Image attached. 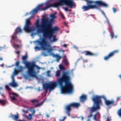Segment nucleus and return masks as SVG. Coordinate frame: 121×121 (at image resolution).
<instances>
[{
    "label": "nucleus",
    "instance_id": "51",
    "mask_svg": "<svg viewBox=\"0 0 121 121\" xmlns=\"http://www.w3.org/2000/svg\"><path fill=\"white\" fill-rule=\"evenodd\" d=\"M16 53L18 54H19L20 53V52L19 51H18L16 52Z\"/></svg>",
    "mask_w": 121,
    "mask_h": 121
},
{
    "label": "nucleus",
    "instance_id": "36",
    "mask_svg": "<svg viewBox=\"0 0 121 121\" xmlns=\"http://www.w3.org/2000/svg\"><path fill=\"white\" fill-rule=\"evenodd\" d=\"M5 88L6 89L9 91H10L11 90L10 88L9 87V86L8 85H5Z\"/></svg>",
    "mask_w": 121,
    "mask_h": 121
},
{
    "label": "nucleus",
    "instance_id": "24",
    "mask_svg": "<svg viewBox=\"0 0 121 121\" xmlns=\"http://www.w3.org/2000/svg\"><path fill=\"white\" fill-rule=\"evenodd\" d=\"M60 70H57L56 72V75L57 77H59L60 75Z\"/></svg>",
    "mask_w": 121,
    "mask_h": 121
},
{
    "label": "nucleus",
    "instance_id": "33",
    "mask_svg": "<svg viewBox=\"0 0 121 121\" xmlns=\"http://www.w3.org/2000/svg\"><path fill=\"white\" fill-rule=\"evenodd\" d=\"M23 67L22 66H19V69H18V70L19 72H22L23 69Z\"/></svg>",
    "mask_w": 121,
    "mask_h": 121
},
{
    "label": "nucleus",
    "instance_id": "15",
    "mask_svg": "<svg viewBox=\"0 0 121 121\" xmlns=\"http://www.w3.org/2000/svg\"><path fill=\"white\" fill-rule=\"evenodd\" d=\"M83 53L86 56H91L95 55L94 53L88 51H86L83 52Z\"/></svg>",
    "mask_w": 121,
    "mask_h": 121
},
{
    "label": "nucleus",
    "instance_id": "58",
    "mask_svg": "<svg viewBox=\"0 0 121 121\" xmlns=\"http://www.w3.org/2000/svg\"><path fill=\"white\" fill-rule=\"evenodd\" d=\"M46 117L48 118H49V115L48 114H47L46 115Z\"/></svg>",
    "mask_w": 121,
    "mask_h": 121
},
{
    "label": "nucleus",
    "instance_id": "11",
    "mask_svg": "<svg viewBox=\"0 0 121 121\" xmlns=\"http://www.w3.org/2000/svg\"><path fill=\"white\" fill-rule=\"evenodd\" d=\"M93 119L95 121H100V115L99 112H97L94 115H93Z\"/></svg>",
    "mask_w": 121,
    "mask_h": 121
},
{
    "label": "nucleus",
    "instance_id": "55",
    "mask_svg": "<svg viewBox=\"0 0 121 121\" xmlns=\"http://www.w3.org/2000/svg\"><path fill=\"white\" fill-rule=\"evenodd\" d=\"M4 48L3 47H1L0 46V51H1L2 49Z\"/></svg>",
    "mask_w": 121,
    "mask_h": 121
},
{
    "label": "nucleus",
    "instance_id": "64",
    "mask_svg": "<svg viewBox=\"0 0 121 121\" xmlns=\"http://www.w3.org/2000/svg\"><path fill=\"white\" fill-rule=\"evenodd\" d=\"M1 95L2 96H3V97H5V96L4 95Z\"/></svg>",
    "mask_w": 121,
    "mask_h": 121
},
{
    "label": "nucleus",
    "instance_id": "38",
    "mask_svg": "<svg viewBox=\"0 0 121 121\" xmlns=\"http://www.w3.org/2000/svg\"><path fill=\"white\" fill-rule=\"evenodd\" d=\"M51 71H47V76L48 77H51V74H50Z\"/></svg>",
    "mask_w": 121,
    "mask_h": 121
},
{
    "label": "nucleus",
    "instance_id": "52",
    "mask_svg": "<svg viewBox=\"0 0 121 121\" xmlns=\"http://www.w3.org/2000/svg\"><path fill=\"white\" fill-rule=\"evenodd\" d=\"M65 10L66 11H68V8L67 7L65 8Z\"/></svg>",
    "mask_w": 121,
    "mask_h": 121
},
{
    "label": "nucleus",
    "instance_id": "59",
    "mask_svg": "<svg viewBox=\"0 0 121 121\" xmlns=\"http://www.w3.org/2000/svg\"><path fill=\"white\" fill-rule=\"evenodd\" d=\"M3 60V58L0 56V60L2 61Z\"/></svg>",
    "mask_w": 121,
    "mask_h": 121
},
{
    "label": "nucleus",
    "instance_id": "32",
    "mask_svg": "<svg viewBox=\"0 0 121 121\" xmlns=\"http://www.w3.org/2000/svg\"><path fill=\"white\" fill-rule=\"evenodd\" d=\"M11 99L14 101H16L17 100L16 98L14 96H10Z\"/></svg>",
    "mask_w": 121,
    "mask_h": 121
},
{
    "label": "nucleus",
    "instance_id": "42",
    "mask_svg": "<svg viewBox=\"0 0 121 121\" xmlns=\"http://www.w3.org/2000/svg\"><path fill=\"white\" fill-rule=\"evenodd\" d=\"M60 68L62 70H64L65 69L64 67L62 65L60 66Z\"/></svg>",
    "mask_w": 121,
    "mask_h": 121
},
{
    "label": "nucleus",
    "instance_id": "4",
    "mask_svg": "<svg viewBox=\"0 0 121 121\" xmlns=\"http://www.w3.org/2000/svg\"><path fill=\"white\" fill-rule=\"evenodd\" d=\"M69 2V0H59V2H56L53 4L49 5L47 4L45 7L42 9H41V7L42 6L43 4H41L39 5L35 9H33L32 11V13L33 14L37 13L39 11L45 10L51 7H58L59 6L63 5L64 4H68L67 2Z\"/></svg>",
    "mask_w": 121,
    "mask_h": 121
},
{
    "label": "nucleus",
    "instance_id": "50",
    "mask_svg": "<svg viewBox=\"0 0 121 121\" xmlns=\"http://www.w3.org/2000/svg\"><path fill=\"white\" fill-rule=\"evenodd\" d=\"M61 57H62V58H66V56L64 54H63L62 56H61Z\"/></svg>",
    "mask_w": 121,
    "mask_h": 121
},
{
    "label": "nucleus",
    "instance_id": "53",
    "mask_svg": "<svg viewBox=\"0 0 121 121\" xmlns=\"http://www.w3.org/2000/svg\"><path fill=\"white\" fill-rule=\"evenodd\" d=\"M87 62V60H83V62Z\"/></svg>",
    "mask_w": 121,
    "mask_h": 121
},
{
    "label": "nucleus",
    "instance_id": "27",
    "mask_svg": "<svg viewBox=\"0 0 121 121\" xmlns=\"http://www.w3.org/2000/svg\"><path fill=\"white\" fill-rule=\"evenodd\" d=\"M20 63V61L19 60H17V61L14 64L15 66L17 67H18L19 66Z\"/></svg>",
    "mask_w": 121,
    "mask_h": 121
},
{
    "label": "nucleus",
    "instance_id": "54",
    "mask_svg": "<svg viewBox=\"0 0 121 121\" xmlns=\"http://www.w3.org/2000/svg\"><path fill=\"white\" fill-rule=\"evenodd\" d=\"M111 120V119L108 118H107V120L106 121H110Z\"/></svg>",
    "mask_w": 121,
    "mask_h": 121
},
{
    "label": "nucleus",
    "instance_id": "29",
    "mask_svg": "<svg viewBox=\"0 0 121 121\" xmlns=\"http://www.w3.org/2000/svg\"><path fill=\"white\" fill-rule=\"evenodd\" d=\"M30 102L32 103H38V101L36 99H34L31 100Z\"/></svg>",
    "mask_w": 121,
    "mask_h": 121
},
{
    "label": "nucleus",
    "instance_id": "45",
    "mask_svg": "<svg viewBox=\"0 0 121 121\" xmlns=\"http://www.w3.org/2000/svg\"><path fill=\"white\" fill-rule=\"evenodd\" d=\"M11 95H14L15 96H17V97H18V95L16 93H11Z\"/></svg>",
    "mask_w": 121,
    "mask_h": 121
},
{
    "label": "nucleus",
    "instance_id": "5",
    "mask_svg": "<svg viewBox=\"0 0 121 121\" xmlns=\"http://www.w3.org/2000/svg\"><path fill=\"white\" fill-rule=\"evenodd\" d=\"M46 38H43L37 40L36 41L37 45L40 46L41 48L44 50H47L48 52L51 55V53H53L51 52L53 50L50 44L46 40Z\"/></svg>",
    "mask_w": 121,
    "mask_h": 121
},
{
    "label": "nucleus",
    "instance_id": "31",
    "mask_svg": "<svg viewBox=\"0 0 121 121\" xmlns=\"http://www.w3.org/2000/svg\"><path fill=\"white\" fill-rule=\"evenodd\" d=\"M110 36L112 37V39L114 37H115V38H117V36H114V33L113 32H111L110 33Z\"/></svg>",
    "mask_w": 121,
    "mask_h": 121
},
{
    "label": "nucleus",
    "instance_id": "41",
    "mask_svg": "<svg viewBox=\"0 0 121 121\" xmlns=\"http://www.w3.org/2000/svg\"><path fill=\"white\" fill-rule=\"evenodd\" d=\"M112 10H113V12L114 13H115L117 11V9L116 8H113L112 9Z\"/></svg>",
    "mask_w": 121,
    "mask_h": 121
},
{
    "label": "nucleus",
    "instance_id": "18",
    "mask_svg": "<svg viewBox=\"0 0 121 121\" xmlns=\"http://www.w3.org/2000/svg\"><path fill=\"white\" fill-rule=\"evenodd\" d=\"M87 97L86 95H82L80 98V100L81 102H84L86 99Z\"/></svg>",
    "mask_w": 121,
    "mask_h": 121
},
{
    "label": "nucleus",
    "instance_id": "43",
    "mask_svg": "<svg viewBox=\"0 0 121 121\" xmlns=\"http://www.w3.org/2000/svg\"><path fill=\"white\" fill-rule=\"evenodd\" d=\"M35 49L36 50H39L40 49V48L38 46H35Z\"/></svg>",
    "mask_w": 121,
    "mask_h": 121
},
{
    "label": "nucleus",
    "instance_id": "47",
    "mask_svg": "<svg viewBox=\"0 0 121 121\" xmlns=\"http://www.w3.org/2000/svg\"><path fill=\"white\" fill-rule=\"evenodd\" d=\"M14 74H13L11 76V78L12 79V81H15L14 80Z\"/></svg>",
    "mask_w": 121,
    "mask_h": 121
},
{
    "label": "nucleus",
    "instance_id": "7",
    "mask_svg": "<svg viewBox=\"0 0 121 121\" xmlns=\"http://www.w3.org/2000/svg\"><path fill=\"white\" fill-rule=\"evenodd\" d=\"M26 19V24L24 27V30L26 32H33L35 30V28L34 27H30L31 22L30 19Z\"/></svg>",
    "mask_w": 121,
    "mask_h": 121
},
{
    "label": "nucleus",
    "instance_id": "9",
    "mask_svg": "<svg viewBox=\"0 0 121 121\" xmlns=\"http://www.w3.org/2000/svg\"><path fill=\"white\" fill-rule=\"evenodd\" d=\"M119 52L118 50H116L111 52L107 55L105 56L104 58V60H107L110 58L112 57L116 54L117 53Z\"/></svg>",
    "mask_w": 121,
    "mask_h": 121
},
{
    "label": "nucleus",
    "instance_id": "25",
    "mask_svg": "<svg viewBox=\"0 0 121 121\" xmlns=\"http://www.w3.org/2000/svg\"><path fill=\"white\" fill-rule=\"evenodd\" d=\"M33 115L30 114L27 116H26V117L29 120H30L32 119V116Z\"/></svg>",
    "mask_w": 121,
    "mask_h": 121
},
{
    "label": "nucleus",
    "instance_id": "57",
    "mask_svg": "<svg viewBox=\"0 0 121 121\" xmlns=\"http://www.w3.org/2000/svg\"><path fill=\"white\" fill-rule=\"evenodd\" d=\"M81 119L82 120H83L84 119V117H83L82 116H81Z\"/></svg>",
    "mask_w": 121,
    "mask_h": 121
},
{
    "label": "nucleus",
    "instance_id": "8",
    "mask_svg": "<svg viewBox=\"0 0 121 121\" xmlns=\"http://www.w3.org/2000/svg\"><path fill=\"white\" fill-rule=\"evenodd\" d=\"M50 17L51 19L49 20L48 19L46 18L45 17L44 18H42L41 21V22H42V20L43 19H46L47 20V22L46 24H54L55 23V20L54 19L56 18L55 14H51L50 15Z\"/></svg>",
    "mask_w": 121,
    "mask_h": 121
},
{
    "label": "nucleus",
    "instance_id": "46",
    "mask_svg": "<svg viewBox=\"0 0 121 121\" xmlns=\"http://www.w3.org/2000/svg\"><path fill=\"white\" fill-rule=\"evenodd\" d=\"M66 117H63V119H59V121H64V120L66 118Z\"/></svg>",
    "mask_w": 121,
    "mask_h": 121
},
{
    "label": "nucleus",
    "instance_id": "35",
    "mask_svg": "<svg viewBox=\"0 0 121 121\" xmlns=\"http://www.w3.org/2000/svg\"><path fill=\"white\" fill-rule=\"evenodd\" d=\"M43 103V102H40L39 103H38L36 105H35V107L40 106L42 105Z\"/></svg>",
    "mask_w": 121,
    "mask_h": 121
},
{
    "label": "nucleus",
    "instance_id": "30",
    "mask_svg": "<svg viewBox=\"0 0 121 121\" xmlns=\"http://www.w3.org/2000/svg\"><path fill=\"white\" fill-rule=\"evenodd\" d=\"M106 22L109 25V26H110V27H112V25L110 23L108 18L107 17H106Z\"/></svg>",
    "mask_w": 121,
    "mask_h": 121
},
{
    "label": "nucleus",
    "instance_id": "12",
    "mask_svg": "<svg viewBox=\"0 0 121 121\" xmlns=\"http://www.w3.org/2000/svg\"><path fill=\"white\" fill-rule=\"evenodd\" d=\"M69 2H67L68 4H65L71 8H72L75 5V3L72 0H69Z\"/></svg>",
    "mask_w": 121,
    "mask_h": 121
},
{
    "label": "nucleus",
    "instance_id": "2",
    "mask_svg": "<svg viewBox=\"0 0 121 121\" xmlns=\"http://www.w3.org/2000/svg\"><path fill=\"white\" fill-rule=\"evenodd\" d=\"M47 20L43 19L41 25L38 24L39 20H37V23L36 25L37 32L39 33H43V38L50 39L53 36L55 32L58 31L59 29L57 27L52 28L54 24H46Z\"/></svg>",
    "mask_w": 121,
    "mask_h": 121
},
{
    "label": "nucleus",
    "instance_id": "61",
    "mask_svg": "<svg viewBox=\"0 0 121 121\" xmlns=\"http://www.w3.org/2000/svg\"><path fill=\"white\" fill-rule=\"evenodd\" d=\"M3 66H4V64H2V65H0V66L3 67Z\"/></svg>",
    "mask_w": 121,
    "mask_h": 121
},
{
    "label": "nucleus",
    "instance_id": "6",
    "mask_svg": "<svg viewBox=\"0 0 121 121\" xmlns=\"http://www.w3.org/2000/svg\"><path fill=\"white\" fill-rule=\"evenodd\" d=\"M101 98H103L105 100H106V98L104 96H100L95 95L93 96L92 100L94 102V105L96 106L91 107V108L95 111L97 109H100L99 105L102 102L101 99Z\"/></svg>",
    "mask_w": 121,
    "mask_h": 121
},
{
    "label": "nucleus",
    "instance_id": "40",
    "mask_svg": "<svg viewBox=\"0 0 121 121\" xmlns=\"http://www.w3.org/2000/svg\"><path fill=\"white\" fill-rule=\"evenodd\" d=\"M22 111L23 113L25 114H26L28 112V110H25L23 109H22Z\"/></svg>",
    "mask_w": 121,
    "mask_h": 121
},
{
    "label": "nucleus",
    "instance_id": "34",
    "mask_svg": "<svg viewBox=\"0 0 121 121\" xmlns=\"http://www.w3.org/2000/svg\"><path fill=\"white\" fill-rule=\"evenodd\" d=\"M57 40V39L55 37L53 36L52 39L51 40V42H54L56 41Z\"/></svg>",
    "mask_w": 121,
    "mask_h": 121
},
{
    "label": "nucleus",
    "instance_id": "63",
    "mask_svg": "<svg viewBox=\"0 0 121 121\" xmlns=\"http://www.w3.org/2000/svg\"><path fill=\"white\" fill-rule=\"evenodd\" d=\"M71 11V9H68V11Z\"/></svg>",
    "mask_w": 121,
    "mask_h": 121
},
{
    "label": "nucleus",
    "instance_id": "22",
    "mask_svg": "<svg viewBox=\"0 0 121 121\" xmlns=\"http://www.w3.org/2000/svg\"><path fill=\"white\" fill-rule=\"evenodd\" d=\"M22 30L19 27H18L16 28L15 30V32L17 34L18 33H21L22 32Z\"/></svg>",
    "mask_w": 121,
    "mask_h": 121
},
{
    "label": "nucleus",
    "instance_id": "56",
    "mask_svg": "<svg viewBox=\"0 0 121 121\" xmlns=\"http://www.w3.org/2000/svg\"><path fill=\"white\" fill-rule=\"evenodd\" d=\"M63 46L64 47H66L67 46V45L66 44H65L63 45Z\"/></svg>",
    "mask_w": 121,
    "mask_h": 121
},
{
    "label": "nucleus",
    "instance_id": "23",
    "mask_svg": "<svg viewBox=\"0 0 121 121\" xmlns=\"http://www.w3.org/2000/svg\"><path fill=\"white\" fill-rule=\"evenodd\" d=\"M17 33L14 32L11 36V39L13 40H14L16 39H17Z\"/></svg>",
    "mask_w": 121,
    "mask_h": 121
},
{
    "label": "nucleus",
    "instance_id": "1",
    "mask_svg": "<svg viewBox=\"0 0 121 121\" xmlns=\"http://www.w3.org/2000/svg\"><path fill=\"white\" fill-rule=\"evenodd\" d=\"M70 79L69 73L68 72H64L61 77L57 79V83L52 82L44 84L43 88L51 91L58 84L61 87L62 93H71L73 91V87L70 81Z\"/></svg>",
    "mask_w": 121,
    "mask_h": 121
},
{
    "label": "nucleus",
    "instance_id": "3",
    "mask_svg": "<svg viewBox=\"0 0 121 121\" xmlns=\"http://www.w3.org/2000/svg\"><path fill=\"white\" fill-rule=\"evenodd\" d=\"M28 56L27 55H26L22 57V59L23 61V63L26 65V67L27 69V73L30 76L37 77V74L39 71L38 70L37 71H35V67H36L37 69H39V67L36 65L35 62H28L26 60Z\"/></svg>",
    "mask_w": 121,
    "mask_h": 121
},
{
    "label": "nucleus",
    "instance_id": "10",
    "mask_svg": "<svg viewBox=\"0 0 121 121\" xmlns=\"http://www.w3.org/2000/svg\"><path fill=\"white\" fill-rule=\"evenodd\" d=\"M71 108L72 107L70 104L66 105L65 107V110L66 113L68 116H70V112L71 110Z\"/></svg>",
    "mask_w": 121,
    "mask_h": 121
},
{
    "label": "nucleus",
    "instance_id": "60",
    "mask_svg": "<svg viewBox=\"0 0 121 121\" xmlns=\"http://www.w3.org/2000/svg\"><path fill=\"white\" fill-rule=\"evenodd\" d=\"M18 121H27L25 120H18Z\"/></svg>",
    "mask_w": 121,
    "mask_h": 121
},
{
    "label": "nucleus",
    "instance_id": "20",
    "mask_svg": "<svg viewBox=\"0 0 121 121\" xmlns=\"http://www.w3.org/2000/svg\"><path fill=\"white\" fill-rule=\"evenodd\" d=\"M114 101L112 100L110 101L108 100H105V104L107 106H108L111 104H114Z\"/></svg>",
    "mask_w": 121,
    "mask_h": 121
},
{
    "label": "nucleus",
    "instance_id": "13",
    "mask_svg": "<svg viewBox=\"0 0 121 121\" xmlns=\"http://www.w3.org/2000/svg\"><path fill=\"white\" fill-rule=\"evenodd\" d=\"M51 55L53 57H56L57 61H58L62 58V57L58 54H54L53 53H51Z\"/></svg>",
    "mask_w": 121,
    "mask_h": 121
},
{
    "label": "nucleus",
    "instance_id": "37",
    "mask_svg": "<svg viewBox=\"0 0 121 121\" xmlns=\"http://www.w3.org/2000/svg\"><path fill=\"white\" fill-rule=\"evenodd\" d=\"M60 14L62 18L63 19H64L65 18V17L64 16L63 14L61 12H60Z\"/></svg>",
    "mask_w": 121,
    "mask_h": 121
},
{
    "label": "nucleus",
    "instance_id": "62",
    "mask_svg": "<svg viewBox=\"0 0 121 121\" xmlns=\"http://www.w3.org/2000/svg\"><path fill=\"white\" fill-rule=\"evenodd\" d=\"M120 99V97H117V101L119 99Z\"/></svg>",
    "mask_w": 121,
    "mask_h": 121
},
{
    "label": "nucleus",
    "instance_id": "14",
    "mask_svg": "<svg viewBox=\"0 0 121 121\" xmlns=\"http://www.w3.org/2000/svg\"><path fill=\"white\" fill-rule=\"evenodd\" d=\"M90 111V115L87 117L88 119L87 121H90V118L93 116V113L95 111L91 108Z\"/></svg>",
    "mask_w": 121,
    "mask_h": 121
},
{
    "label": "nucleus",
    "instance_id": "44",
    "mask_svg": "<svg viewBox=\"0 0 121 121\" xmlns=\"http://www.w3.org/2000/svg\"><path fill=\"white\" fill-rule=\"evenodd\" d=\"M14 41L15 42H18L19 43H20L21 41L19 40L18 39H17H17H16L14 40Z\"/></svg>",
    "mask_w": 121,
    "mask_h": 121
},
{
    "label": "nucleus",
    "instance_id": "19",
    "mask_svg": "<svg viewBox=\"0 0 121 121\" xmlns=\"http://www.w3.org/2000/svg\"><path fill=\"white\" fill-rule=\"evenodd\" d=\"M12 119L16 121H17V119L19 118V116L18 114L13 115V114H11L10 116Z\"/></svg>",
    "mask_w": 121,
    "mask_h": 121
},
{
    "label": "nucleus",
    "instance_id": "16",
    "mask_svg": "<svg viewBox=\"0 0 121 121\" xmlns=\"http://www.w3.org/2000/svg\"><path fill=\"white\" fill-rule=\"evenodd\" d=\"M8 85L12 87H15L18 86V84L15 81H12L11 82L9 83Z\"/></svg>",
    "mask_w": 121,
    "mask_h": 121
},
{
    "label": "nucleus",
    "instance_id": "26",
    "mask_svg": "<svg viewBox=\"0 0 121 121\" xmlns=\"http://www.w3.org/2000/svg\"><path fill=\"white\" fill-rule=\"evenodd\" d=\"M6 101V100H3L2 99L0 100V103L2 105H4L5 104V102Z\"/></svg>",
    "mask_w": 121,
    "mask_h": 121
},
{
    "label": "nucleus",
    "instance_id": "39",
    "mask_svg": "<svg viewBox=\"0 0 121 121\" xmlns=\"http://www.w3.org/2000/svg\"><path fill=\"white\" fill-rule=\"evenodd\" d=\"M64 63L66 65H69V63L67 60H66L65 59L64 60Z\"/></svg>",
    "mask_w": 121,
    "mask_h": 121
},
{
    "label": "nucleus",
    "instance_id": "48",
    "mask_svg": "<svg viewBox=\"0 0 121 121\" xmlns=\"http://www.w3.org/2000/svg\"><path fill=\"white\" fill-rule=\"evenodd\" d=\"M14 47H17V48H18L19 47V45H18L15 44H14Z\"/></svg>",
    "mask_w": 121,
    "mask_h": 121
},
{
    "label": "nucleus",
    "instance_id": "17",
    "mask_svg": "<svg viewBox=\"0 0 121 121\" xmlns=\"http://www.w3.org/2000/svg\"><path fill=\"white\" fill-rule=\"evenodd\" d=\"M72 107L78 108L80 106V104L78 103H73L70 104Z\"/></svg>",
    "mask_w": 121,
    "mask_h": 121
},
{
    "label": "nucleus",
    "instance_id": "28",
    "mask_svg": "<svg viewBox=\"0 0 121 121\" xmlns=\"http://www.w3.org/2000/svg\"><path fill=\"white\" fill-rule=\"evenodd\" d=\"M19 72V71L18 70H17L15 69L14 71L13 72V74L15 75H17L18 74Z\"/></svg>",
    "mask_w": 121,
    "mask_h": 121
},
{
    "label": "nucleus",
    "instance_id": "49",
    "mask_svg": "<svg viewBox=\"0 0 121 121\" xmlns=\"http://www.w3.org/2000/svg\"><path fill=\"white\" fill-rule=\"evenodd\" d=\"M101 12H102V13L103 14L104 16L105 17H106V16L105 14L104 13V12L103 10H101Z\"/></svg>",
    "mask_w": 121,
    "mask_h": 121
},
{
    "label": "nucleus",
    "instance_id": "21",
    "mask_svg": "<svg viewBox=\"0 0 121 121\" xmlns=\"http://www.w3.org/2000/svg\"><path fill=\"white\" fill-rule=\"evenodd\" d=\"M30 112L32 113L31 114L34 116L35 115V111L33 107H31L30 108Z\"/></svg>",
    "mask_w": 121,
    "mask_h": 121
}]
</instances>
